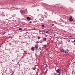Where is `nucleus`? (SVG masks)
Segmentation results:
<instances>
[{
  "instance_id": "6",
  "label": "nucleus",
  "mask_w": 75,
  "mask_h": 75,
  "mask_svg": "<svg viewBox=\"0 0 75 75\" xmlns=\"http://www.w3.org/2000/svg\"><path fill=\"white\" fill-rule=\"evenodd\" d=\"M60 51H61L62 52H65V50H64V49H61Z\"/></svg>"
},
{
  "instance_id": "22",
  "label": "nucleus",
  "mask_w": 75,
  "mask_h": 75,
  "mask_svg": "<svg viewBox=\"0 0 75 75\" xmlns=\"http://www.w3.org/2000/svg\"><path fill=\"white\" fill-rule=\"evenodd\" d=\"M30 23H32V21H30V22H29Z\"/></svg>"
},
{
  "instance_id": "3",
  "label": "nucleus",
  "mask_w": 75,
  "mask_h": 75,
  "mask_svg": "<svg viewBox=\"0 0 75 75\" xmlns=\"http://www.w3.org/2000/svg\"><path fill=\"white\" fill-rule=\"evenodd\" d=\"M69 21H73V19H72V17H70V18L69 19Z\"/></svg>"
},
{
  "instance_id": "31",
  "label": "nucleus",
  "mask_w": 75,
  "mask_h": 75,
  "mask_svg": "<svg viewBox=\"0 0 75 75\" xmlns=\"http://www.w3.org/2000/svg\"><path fill=\"white\" fill-rule=\"evenodd\" d=\"M33 37H33V36L32 37V38H33Z\"/></svg>"
},
{
  "instance_id": "27",
  "label": "nucleus",
  "mask_w": 75,
  "mask_h": 75,
  "mask_svg": "<svg viewBox=\"0 0 75 75\" xmlns=\"http://www.w3.org/2000/svg\"><path fill=\"white\" fill-rule=\"evenodd\" d=\"M68 42H70V40H69V41H68Z\"/></svg>"
},
{
  "instance_id": "20",
  "label": "nucleus",
  "mask_w": 75,
  "mask_h": 75,
  "mask_svg": "<svg viewBox=\"0 0 75 75\" xmlns=\"http://www.w3.org/2000/svg\"><path fill=\"white\" fill-rule=\"evenodd\" d=\"M46 33H47V34H48V31H46Z\"/></svg>"
},
{
  "instance_id": "24",
  "label": "nucleus",
  "mask_w": 75,
  "mask_h": 75,
  "mask_svg": "<svg viewBox=\"0 0 75 75\" xmlns=\"http://www.w3.org/2000/svg\"><path fill=\"white\" fill-rule=\"evenodd\" d=\"M48 50V48H47V49H46V50L47 51V50Z\"/></svg>"
},
{
  "instance_id": "21",
  "label": "nucleus",
  "mask_w": 75,
  "mask_h": 75,
  "mask_svg": "<svg viewBox=\"0 0 75 75\" xmlns=\"http://www.w3.org/2000/svg\"><path fill=\"white\" fill-rule=\"evenodd\" d=\"M36 48V51H37L38 50V48Z\"/></svg>"
},
{
  "instance_id": "36",
  "label": "nucleus",
  "mask_w": 75,
  "mask_h": 75,
  "mask_svg": "<svg viewBox=\"0 0 75 75\" xmlns=\"http://www.w3.org/2000/svg\"><path fill=\"white\" fill-rule=\"evenodd\" d=\"M41 51L40 52V53H41Z\"/></svg>"
},
{
  "instance_id": "14",
  "label": "nucleus",
  "mask_w": 75,
  "mask_h": 75,
  "mask_svg": "<svg viewBox=\"0 0 75 75\" xmlns=\"http://www.w3.org/2000/svg\"><path fill=\"white\" fill-rule=\"evenodd\" d=\"M38 50H41V47H40L39 48V49H38Z\"/></svg>"
},
{
  "instance_id": "5",
  "label": "nucleus",
  "mask_w": 75,
  "mask_h": 75,
  "mask_svg": "<svg viewBox=\"0 0 75 75\" xmlns=\"http://www.w3.org/2000/svg\"><path fill=\"white\" fill-rule=\"evenodd\" d=\"M21 13L22 14H24L25 13V11H22L21 12Z\"/></svg>"
},
{
  "instance_id": "30",
  "label": "nucleus",
  "mask_w": 75,
  "mask_h": 75,
  "mask_svg": "<svg viewBox=\"0 0 75 75\" xmlns=\"http://www.w3.org/2000/svg\"><path fill=\"white\" fill-rule=\"evenodd\" d=\"M29 70H30H30H31L30 69V68H29Z\"/></svg>"
},
{
  "instance_id": "29",
  "label": "nucleus",
  "mask_w": 75,
  "mask_h": 75,
  "mask_svg": "<svg viewBox=\"0 0 75 75\" xmlns=\"http://www.w3.org/2000/svg\"><path fill=\"white\" fill-rule=\"evenodd\" d=\"M41 33V31H39V33Z\"/></svg>"
},
{
  "instance_id": "32",
  "label": "nucleus",
  "mask_w": 75,
  "mask_h": 75,
  "mask_svg": "<svg viewBox=\"0 0 75 75\" xmlns=\"http://www.w3.org/2000/svg\"><path fill=\"white\" fill-rule=\"evenodd\" d=\"M35 66H36V65H35V67H35Z\"/></svg>"
},
{
  "instance_id": "35",
  "label": "nucleus",
  "mask_w": 75,
  "mask_h": 75,
  "mask_svg": "<svg viewBox=\"0 0 75 75\" xmlns=\"http://www.w3.org/2000/svg\"><path fill=\"white\" fill-rule=\"evenodd\" d=\"M28 33V34H29L30 33Z\"/></svg>"
},
{
  "instance_id": "25",
  "label": "nucleus",
  "mask_w": 75,
  "mask_h": 75,
  "mask_svg": "<svg viewBox=\"0 0 75 75\" xmlns=\"http://www.w3.org/2000/svg\"><path fill=\"white\" fill-rule=\"evenodd\" d=\"M69 37H72V36H69Z\"/></svg>"
},
{
  "instance_id": "33",
  "label": "nucleus",
  "mask_w": 75,
  "mask_h": 75,
  "mask_svg": "<svg viewBox=\"0 0 75 75\" xmlns=\"http://www.w3.org/2000/svg\"><path fill=\"white\" fill-rule=\"evenodd\" d=\"M13 50H14V49H12Z\"/></svg>"
},
{
  "instance_id": "17",
  "label": "nucleus",
  "mask_w": 75,
  "mask_h": 75,
  "mask_svg": "<svg viewBox=\"0 0 75 75\" xmlns=\"http://www.w3.org/2000/svg\"><path fill=\"white\" fill-rule=\"evenodd\" d=\"M19 30H22V28H19Z\"/></svg>"
},
{
  "instance_id": "39",
  "label": "nucleus",
  "mask_w": 75,
  "mask_h": 75,
  "mask_svg": "<svg viewBox=\"0 0 75 75\" xmlns=\"http://www.w3.org/2000/svg\"><path fill=\"white\" fill-rule=\"evenodd\" d=\"M67 53H68V52H67Z\"/></svg>"
},
{
  "instance_id": "7",
  "label": "nucleus",
  "mask_w": 75,
  "mask_h": 75,
  "mask_svg": "<svg viewBox=\"0 0 75 75\" xmlns=\"http://www.w3.org/2000/svg\"><path fill=\"white\" fill-rule=\"evenodd\" d=\"M38 45H35V47H34L36 48H38Z\"/></svg>"
},
{
  "instance_id": "26",
  "label": "nucleus",
  "mask_w": 75,
  "mask_h": 75,
  "mask_svg": "<svg viewBox=\"0 0 75 75\" xmlns=\"http://www.w3.org/2000/svg\"><path fill=\"white\" fill-rule=\"evenodd\" d=\"M64 53H65V54H66V51H65V52H64Z\"/></svg>"
},
{
  "instance_id": "23",
  "label": "nucleus",
  "mask_w": 75,
  "mask_h": 75,
  "mask_svg": "<svg viewBox=\"0 0 75 75\" xmlns=\"http://www.w3.org/2000/svg\"><path fill=\"white\" fill-rule=\"evenodd\" d=\"M52 26H54V24H52Z\"/></svg>"
},
{
  "instance_id": "1",
  "label": "nucleus",
  "mask_w": 75,
  "mask_h": 75,
  "mask_svg": "<svg viewBox=\"0 0 75 75\" xmlns=\"http://www.w3.org/2000/svg\"><path fill=\"white\" fill-rule=\"evenodd\" d=\"M56 71L57 73H59V75H60L61 74V69H58L56 70Z\"/></svg>"
},
{
  "instance_id": "2",
  "label": "nucleus",
  "mask_w": 75,
  "mask_h": 75,
  "mask_svg": "<svg viewBox=\"0 0 75 75\" xmlns=\"http://www.w3.org/2000/svg\"><path fill=\"white\" fill-rule=\"evenodd\" d=\"M34 47L32 46L31 48V50L32 51H34L35 50V48H34Z\"/></svg>"
},
{
  "instance_id": "38",
  "label": "nucleus",
  "mask_w": 75,
  "mask_h": 75,
  "mask_svg": "<svg viewBox=\"0 0 75 75\" xmlns=\"http://www.w3.org/2000/svg\"><path fill=\"white\" fill-rule=\"evenodd\" d=\"M40 34H41V33H40Z\"/></svg>"
},
{
  "instance_id": "19",
  "label": "nucleus",
  "mask_w": 75,
  "mask_h": 75,
  "mask_svg": "<svg viewBox=\"0 0 75 75\" xmlns=\"http://www.w3.org/2000/svg\"><path fill=\"white\" fill-rule=\"evenodd\" d=\"M68 52H69V50L68 49H67L66 50Z\"/></svg>"
},
{
  "instance_id": "12",
  "label": "nucleus",
  "mask_w": 75,
  "mask_h": 75,
  "mask_svg": "<svg viewBox=\"0 0 75 75\" xmlns=\"http://www.w3.org/2000/svg\"><path fill=\"white\" fill-rule=\"evenodd\" d=\"M40 38H41V37H40V36H38V39H40Z\"/></svg>"
},
{
  "instance_id": "37",
  "label": "nucleus",
  "mask_w": 75,
  "mask_h": 75,
  "mask_svg": "<svg viewBox=\"0 0 75 75\" xmlns=\"http://www.w3.org/2000/svg\"><path fill=\"white\" fill-rule=\"evenodd\" d=\"M58 75H59V74H58Z\"/></svg>"
},
{
  "instance_id": "10",
  "label": "nucleus",
  "mask_w": 75,
  "mask_h": 75,
  "mask_svg": "<svg viewBox=\"0 0 75 75\" xmlns=\"http://www.w3.org/2000/svg\"><path fill=\"white\" fill-rule=\"evenodd\" d=\"M46 40H47V38H43V41H46Z\"/></svg>"
},
{
  "instance_id": "18",
  "label": "nucleus",
  "mask_w": 75,
  "mask_h": 75,
  "mask_svg": "<svg viewBox=\"0 0 75 75\" xmlns=\"http://www.w3.org/2000/svg\"><path fill=\"white\" fill-rule=\"evenodd\" d=\"M5 33H6V32H4V33H3L2 35H4V34H5Z\"/></svg>"
},
{
  "instance_id": "8",
  "label": "nucleus",
  "mask_w": 75,
  "mask_h": 75,
  "mask_svg": "<svg viewBox=\"0 0 75 75\" xmlns=\"http://www.w3.org/2000/svg\"><path fill=\"white\" fill-rule=\"evenodd\" d=\"M36 67H34L33 68H32L33 70V71H34V70H35V69H36Z\"/></svg>"
},
{
  "instance_id": "13",
  "label": "nucleus",
  "mask_w": 75,
  "mask_h": 75,
  "mask_svg": "<svg viewBox=\"0 0 75 75\" xmlns=\"http://www.w3.org/2000/svg\"><path fill=\"white\" fill-rule=\"evenodd\" d=\"M45 25H42L41 26L42 27H45Z\"/></svg>"
},
{
  "instance_id": "4",
  "label": "nucleus",
  "mask_w": 75,
  "mask_h": 75,
  "mask_svg": "<svg viewBox=\"0 0 75 75\" xmlns=\"http://www.w3.org/2000/svg\"><path fill=\"white\" fill-rule=\"evenodd\" d=\"M27 20H28V21H30L31 20V18L29 17H27L26 18Z\"/></svg>"
},
{
  "instance_id": "16",
  "label": "nucleus",
  "mask_w": 75,
  "mask_h": 75,
  "mask_svg": "<svg viewBox=\"0 0 75 75\" xmlns=\"http://www.w3.org/2000/svg\"><path fill=\"white\" fill-rule=\"evenodd\" d=\"M43 32H44V33H45V32H46V31L45 30H43Z\"/></svg>"
},
{
  "instance_id": "28",
  "label": "nucleus",
  "mask_w": 75,
  "mask_h": 75,
  "mask_svg": "<svg viewBox=\"0 0 75 75\" xmlns=\"http://www.w3.org/2000/svg\"><path fill=\"white\" fill-rule=\"evenodd\" d=\"M74 42L75 43V40H74Z\"/></svg>"
},
{
  "instance_id": "15",
  "label": "nucleus",
  "mask_w": 75,
  "mask_h": 75,
  "mask_svg": "<svg viewBox=\"0 0 75 75\" xmlns=\"http://www.w3.org/2000/svg\"><path fill=\"white\" fill-rule=\"evenodd\" d=\"M57 75V73H54L53 74V75Z\"/></svg>"
},
{
  "instance_id": "11",
  "label": "nucleus",
  "mask_w": 75,
  "mask_h": 75,
  "mask_svg": "<svg viewBox=\"0 0 75 75\" xmlns=\"http://www.w3.org/2000/svg\"><path fill=\"white\" fill-rule=\"evenodd\" d=\"M43 48H46L47 47V45H44Z\"/></svg>"
},
{
  "instance_id": "9",
  "label": "nucleus",
  "mask_w": 75,
  "mask_h": 75,
  "mask_svg": "<svg viewBox=\"0 0 75 75\" xmlns=\"http://www.w3.org/2000/svg\"><path fill=\"white\" fill-rule=\"evenodd\" d=\"M39 17H41V18H43V17L41 15H39L38 16Z\"/></svg>"
},
{
  "instance_id": "34",
  "label": "nucleus",
  "mask_w": 75,
  "mask_h": 75,
  "mask_svg": "<svg viewBox=\"0 0 75 75\" xmlns=\"http://www.w3.org/2000/svg\"><path fill=\"white\" fill-rule=\"evenodd\" d=\"M10 53H11V54H12V53H11V52Z\"/></svg>"
}]
</instances>
